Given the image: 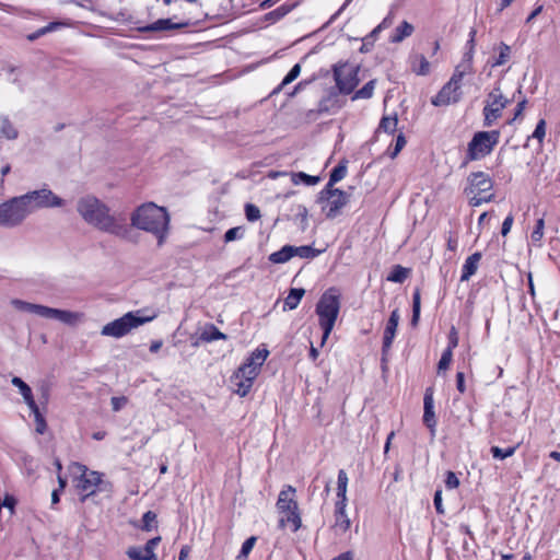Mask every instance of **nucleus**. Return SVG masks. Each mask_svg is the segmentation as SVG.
<instances>
[{"instance_id":"13d9d810","label":"nucleus","mask_w":560,"mask_h":560,"mask_svg":"<svg viewBox=\"0 0 560 560\" xmlns=\"http://www.w3.org/2000/svg\"><path fill=\"white\" fill-rule=\"evenodd\" d=\"M456 387H457L458 392L462 394H464L466 390L465 375L463 372H457V374H456Z\"/></svg>"},{"instance_id":"dca6fc26","label":"nucleus","mask_w":560,"mask_h":560,"mask_svg":"<svg viewBox=\"0 0 560 560\" xmlns=\"http://www.w3.org/2000/svg\"><path fill=\"white\" fill-rule=\"evenodd\" d=\"M161 541V537L149 539L142 547L132 546L126 551V555L131 560H158L155 549Z\"/></svg>"},{"instance_id":"09e8293b","label":"nucleus","mask_w":560,"mask_h":560,"mask_svg":"<svg viewBox=\"0 0 560 560\" xmlns=\"http://www.w3.org/2000/svg\"><path fill=\"white\" fill-rule=\"evenodd\" d=\"M546 136V121L540 119L532 135L533 138L537 139L539 142H542Z\"/></svg>"},{"instance_id":"a19ab883","label":"nucleus","mask_w":560,"mask_h":560,"mask_svg":"<svg viewBox=\"0 0 560 560\" xmlns=\"http://www.w3.org/2000/svg\"><path fill=\"white\" fill-rule=\"evenodd\" d=\"M142 529L148 532L151 530L152 528L155 527L156 514L152 511L145 512L142 516Z\"/></svg>"},{"instance_id":"ddd939ff","label":"nucleus","mask_w":560,"mask_h":560,"mask_svg":"<svg viewBox=\"0 0 560 560\" xmlns=\"http://www.w3.org/2000/svg\"><path fill=\"white\" fill-rule=\"evenodd\" d=\"M360 67L354 63L343 62L334 67V75L339 91L343 94L351 93L359 84L358 73Z\"/></svg>"},{"instance_id":"49530a36","label":"nucleus","mask_w":560,"mask_h":560,"mask_svg":"<svg viewBox=\"0 0 560 560\" xmlns=\"http://www.w3.org/2000/svg\"><path fill=\"white\" fill-rule=\"evenodd\" d=\"M338 108L337 95L331 94L327 100L320 104V112H330Z\"/></svg>"},{"instance_id":"c03bdc74","label":"nucleus","mask_w":560,"mask_h":560,"mask_svg":"<svg viewBox=\"0 0 560 560\" xmlns=\"http://www.w3.org/2000/svg\"><path fill=\"white\" fill-rule=\"evenodd\" d=\"M300 72H301L300 63L294 65L293 68L289 71V73L282 80L279 89L293 82L299 77Z\"/></svg>"},{"instance_id":"7ed1b4c3","label":"nucleus","mask_w":560,"mask_h":560,"mask_svg":"<svg viewBox=\"0 0 560 560\" xmlns=\"http://www.w3.org/2000/svg\"><path fill=\"white\" fill-rule=\"evenodd\" d=\"M269 355L265 347L254 350L246 361L234 372L231 383L234 390L241 397L246 396L253 387L254 381L260 373V369Z\"/></svg>"},{"instance_id":"79ce46f5","label":"nucleus","mask_w":560,"mask_h":560,"mask_svg":"<svg viewBox=\"0 0 560 560\" xmlns=\"http://www.w3.org/2000/svg\"><path fill=\"white\" fill-rule=\"evenodd\" d=\"M11 383L12 385L20 389V393L23 396V398L33 395L31 387L22 378L15 376L12 378Z\"/></svg>"},{"instance_id":"5fc2aeb1","label":"nucleus","mask_w":560,"mask_h":560,"mask_svg":"<svg viewBox=\"0 0 560 560\" xmlns=\"http://www.w3.org/2000/svg\"><path fill=\"white\" fill-rule=\"evenodd\" d=\"M434 506L436 509V512L439 514H444V508H443V504H442V491L441 490H436L435 491V494H434Z\"/></svg>"},{"instance_id":"a211bd4d","label":"nucleus","mask_w":560,"mask_h":560,"mask_svg":"<svg viewBox=\"0 0 560 560\" xmlns=\"http://www.w3.org/2000/svg\"><path fill=\"white\" fill-rule=\"evenodd\" d=\"M400 319V315L398 310H394L387 320L386 327L384 329V337H383V352H387L392 343L394 341V338L396 336V330L398 327V323Z\"/></svg>"},{"instance_id":"f03ea898","label":"nucleus","mask_w":560,"mask_h":560,"mask_svg":"<svg viewBox=\"0 0 560 560\" xmlns=\"http://www.w3.org/2000/svg\"><path fill=\"white\" fill-rule=\"evenodd\" d=\"M130 222L135 229L154 235L159 245H162L168 235L170 214L164 207L154 202L137 207L130 215Z\"/></svg>"},{"instance_id":"0eeeda50","label":"nucleus","mask_w":560,"mask_h":560,"mask_svg":"<svg viewBox=\"0 0 560 560\" xmlns=\"http://www.w3.org/2000/svg\"><path fill=\"white\" fill-rule=\"evenodd\" d=\"M295 490L288 486L279 493L277 508L283 516L280 518L282 527H289L291 530L296 532L301 526V520L296 512L298 505L294 500Z\"/></svg>"},{"instance_id":"603ef678","label":"nucleus","mask_w":560,"mask_h":560,"mask_svg":"<svg viewBox=\"0 0 560 560\" xmlns=\"http://www.w3.org/2000/svg\"><path fill=\"white\" fill-rule=\"evenodd\" d=\"M296 178H301L303 182H305L307 185H314L315 184V176L307 175L305 173H298L294 174L292 177V180L298 184L299 182Z\"/></svg>"},{"instance_id":"e433bc0d","label":"nucleus","mask_w":560,"mask_h":560,"mask_svg":"<svg viewBox=\"0 0 560 560\" xmlns=\"http://www.w3.org/2000/svg\"><path fill=\"white\" fill-rule=\"evenodd\" d=\"M346 174H347L346 165L339 164L338 166H336L330 174L328 188H331L335 183L341 180L346 176Z\"/></svg>"},{"instance_id":"f8f14e48","label":"nucleus","mask_w":560,"mask_h":560,"mask_svg":"<svg viewBox=\"0 0 560 560\" xmlns=\"http://www.w3.org/2000/svg\"><path fill=\"white\" fill-rule=\"evenodd\" d=\"M69 470L78 480L77 488L84 493L82 501L96 492L102 481V475L98 471L89 470L80 463H72Z\"/></svg>"},{"instance_id":"69168bd1","label":"nucleus","mask_w":560,"mask_h":560,"mask_svg":"<svg viewBox=\"0 0 560 560\" xmlns=\"http://www.w3.org/2000/svg\"><path fill=\"white\" fill-rule=\"evenodd\" d=\"M189 553H190V547L187 545L183 546L179 551L178 560H187L189 557Z\"/></svg>"},{"instance_id":"bf43d9fd","label":"nucleus","mask_w":560,"mask_h":560,"mask_svg":"<svg viewBox=\"0 0 560 560\" xmlns=\"http://www.w3.org/2000/svg\"><path fill=\"white\" fill-rule=\"evenodd\" d=\"M24 401L26 402V405L28 406V408L31 409V411L33 412L34 417L36 415H40L39 412V409H38V406L36 405L34 398H33V395L28 396V397H25L24 398Z\"/></svg>"},{"instance_id":"20e7f679","label":"nucleus","mask_w":560,"mask_h":560,"mask_svg":"<svg viewBox=\"0 0 560 560\" xmlns=\"http://www.w3.org/2000/svg\"><path fill=\"white\" fill-rule=\"evenodd\" d=\"M11 305L18 311L34 314L46 319H54L70 326L77 325L83 319V314L79 312L54 308L42 304L30 303L20 299L11 300Z\"/></svg>"},{"instance_id":"cd10ccee","label":"nucleus","mask_w":560,"mask_h":560,"mask_svg":"<svg viewBox=\"0 0 560 560\" xmlns=\"http://www.w3.org/2000/svg\"><path fill=\"white\" fill-rule=\"evenodd\" d=\"M397 125H398V118H397L396 114L390 115V116H384L380 122L377 132L393 135L397 129Z\"/></svg>"},{"instance_id":"6e6d98bb","label":"nucleus","mask_w":560,"mask_h":560,"mask_svg":"<svg viewBox=\"0 0 560 560\" xmlns=\"http://www.w3.org/2000/svg\"><path fill=\"white\" fill-rule=\"evenodd\" d=\"M110 404H112L113 410L118 411L127 404V399L125 397H113L110 399Z\"/></svg>"},{"instance_id":"5701e85b","label":"nucleus","mask_w":560,"mask_h":560,"mask_svg":"<svg viewBox=\"0 0 560 560\" xmlns=\"http://www.w3.org/2000/svg\"><path fill=\"white\" fill-rule=\"evenodd\" d=\"M480 259L481 254L475 253L465 260L463 265L460 281H468L470 277L476 273Z\"/></svg>"},{"instance_id":"0e129e2a","label":"nucleus","mask_w":560,"mask_h":560,"mask_svg":"<svg viewBox=\"0 0 560 560\" xmlns=\"http://www.w3.org/2000/svg\"><path fill=\"white\" fill-rule=\"evenodd\" d=\"M331 560H354V552L346 551V552H342L339 556L332 558Z\"/></svg>"},{"instance_id":"423d86ee","label":"nucleus","mask_w":560,"mask_h":560,"mask_svg":"<svg viewBox=\"0 0 560 560\" xmlns=\"http://www.w3.org/2000/svg\"><path fill=\"white\" fill-rule=\"evenodd\" d=\"M155 314L144 315L143 311L128 312L103 326L101 334L106 337L121 338L155 318Z\"/></svg>"},{"instance_id":"3c124183","label":"nucleus","mask_w":560,"mask_h":560,"mask_svg":"<svg viewBox=\"0 0 560 560\" xmlns=\"http://www.w3.org/2000/svg\"><path fill=\"white\" fill-rule=\"evenodd\" d=\"M458 346V334L455 327L451 328L450 335H448V347L446 349H450L451 352H453V349H455Z\"/></svg>"},{"instance_id":"4be33fe9","label":"nucleus","mask_w":560,"mask_h":560,"mask_svg":"<svg viewBox=\"0 0 560 560\" xmlns=\"http://www.w3.org/2000/svg\"><path fill=\"white\" fill-rule=\"evenodd\" d=\"M18 137L19 130L12 120L5 115H0V139L15 140Z\"/></svg>"},{"instance_id":"72a5a7b5","label":"nucleus","mask_w":560,"mask_h":560,"mask_svg":"<svg viewBox=\"0 0 560 560\" xmlns=\"http://www.w3.org/2000/svg\"><path fill=\"white\" fill-rule=\"evenodd\" d=\"M257 541V538L255 536H252L247 538L241 548L240 553L236 556V560H247L248 555L253 550L255 544Z\"/></svg>"},{"instance_id":"c9c22d12","label":"nucleus","mask_w":560,"mask_h":560,"mask_svg":"<svg viewBox=\"0 0 560 560\" xmlns=\"http://www.w3.org/2000/svg\"><path fill=\"white\" fill-rule=\"evenodd\" d=\"M499 50H500L499 57L492 63V67L502 66V65H504L510 59V55H511L510 46H508L506 44L502 43L499 46Z\"/></svg>"},{"instance_id":"4468645a","label":"nucleus","mask_w":560,"mask_h":560,"mask_svg":"<svg viewBox=\"0 0 560 560\" xmlns=\"http://www.w3.org/2000/svg\"><path fill=\"white\" fill-rule=\"evenodd\" d=\"M508 103L509 101L503 96L500 89H494L488 95L487 104L483 108L485 125L491 126L501 116Z\"/></svg>"},{"instance_id":"6e6552de","label":"nucleus","mask_w":560,"mask_h":560,"mask_svg":"<svg viewBox=\"0 0 560 560\" xmlns=\"http://www.w3.org/2000/svg\"><path fill=\"white\" fill-rule=\"evenodd\" d=\"M500 132L479 131L474 135L467 148V161H477L489 155L499 142Z\"/></svg>"},{"instance_id":"4d7b16f0","label":"nucleus","mask_w":560,"mask_h":560,"mask_svg":"<svg viewBox=\"0 0 560 560\" xmlns=\"http://www.w3.org/2000/svg\"><path fill=\"white\" fill-rule=\"evenodd\" d=\"M512 225H513V217L510 214L508 215L503 223H502V230H501V233L503 236H506L509 234V232L511 231L512 229Z\"/></svg>"},{"instance_id":"9d476101","label":"nucleus","mask_w":560,"mask_h":560,"mask_svg":"<svg viewBox=\"0 0 560 560\" xmlns=\"http://www.w3.org/2000/svg\"><path fill=\"white\" fill-rule=\"evenodd\" d=\"M28 217L23 200L19 197H13L0 203V226L5 229H13L21 225Z\"/></svg>"},{"instance_id":"7c9ffc66","label":"nucleus","mask_w":560,"mask_h":560,"mask_svg":"<svg viewBox=\"0 0 560 560\" xmlns=\"http://www.w3.org/2000/svg\"><path fill=\"white\" fill-rule=\"evenodd\" d=\"M409 275V270L401 266H395L392 272L387 276V280L395 283L404 282Z\"/></svg>"},{"instance_id":"de8ad7c7","label":"nucleus","mask_w":560,"mask_h":560,"mask_svg":"<svg viewBox=\"0 0 560 560\" xmlns=\"http://www.w3.org/2000/svg\"><path fill=\"white\" fill-rule=\"evenodd\" d=\"M243 236V229L241 226L229 229L224 234V241L226 243L240 240Z\"/></svg>"},{"instance_id":"f257e3e1","label":"nucleus","mask_w":560,"mask_h":560,"mask_svg":"<svg viewBox=\"0 0 560 560\" xmlns=\"http://www.w3.org/2000/svg\"><path fill=\"white\" fill-rule=\"evenodd\" d=\"M77 211L82 220L105 233L126 237L129 229L122 214H114L109 207L93 195H85L77 202Z\"/></svg>"},{"instance_id":"a18cd8bd","label":"nucleus","mask_w":560,"mask_h":560,"mask_svg":"<svg viewBox=\"0 0 560 560\" xmlns=\"http://www.w3.org/2000/svg\"><path fill=\"white\" fill-rule=\"evenodd\" d=\"M246 219L249 222H255L260 218V210L258 207L252 203H247L245 207Z\"/></svg>"},{"instance_id":"39448f33","label":"nucleus","mask_w":560,"mask_h":560,"mask_svg":"<svg viewBox=\"0 0 560 560\" xmlns=\"http://www.w3.org/2000/svg\"><path fill=\"white\" fill-rule=\"evenodd\" d=\"M339 299V292L336 289H329L322 295L317 304V315L319 316V325L323 329L322 346L325 345L335 326L340 308Z\"/></svg>"},{"instance_id":"2eb2a0df","label":"nucleus","mask_w":560,"mask_h":560,"mask_svg":"<svg viewBox=\"0 0 560 560\" xmlns=\"http://www.w3.org/2000/svg\"><path fill=\"white\" fill-rule=\"evenodd\" d=\"M322 211L328 217L334 218L346 205V195L339 189L328 188L320 198Z\"/></svg>"},{"instance_id":"a878e982","label":"nucleus","mask_w":560,"mask_h":560,"mask_svg":"<svg viewBox=\"0 0 560 560\" xmlns=\"http://www.w3.org/2000/svg\"><path fill=\"white\" fill-rule=\"evenodd\" d=\"M199 339L203 342H212L220 339H226V336L221 332L213 324H207L199 336Z\"/></svg>"},{"instance_id":"473e14b6","label":"nucleus","mask_w":560,"mask_h":560,"mask_svg":"<svg viewBox=\"0 0 560 560\" xmlns=\"http://www.w3.org/2000/svg\"><path fill=\"white\" fill-rule=\"evenodd\" d=\"M315 256V248L313 246H292V258H313Z\"/></svg>"},{"instance_id":"412c9836","label":"nucleus","mask_w":560,"mask_h":560,"mask_svg":"<svg viewBox=\"0 0 560 560\" xmlns=\"http://www.w3.org/2000/svg\"><path fill=\"white\" fill-rule=\"evenodd\" d=\"M351 521L346 513V506H336L334 529L337 534H345L350 529Z\"/></svg>"},{"instance_id":"052dcab7","label":"nucleus","mask_w":560,"mask_h":560,"mask_svg":"<svg viewBox=\"0 0 560 560\" xmlns=\"http://www.w3.org/2000/svg\"><path fill=\"white\" fill-rule=\"evenodd\" d=\"M24 401L26 402V405L28 406V408L31 409V411L33 412L34 417L36 415H40L39 412V409H38V406L36 405L34 398H33V395L28 396V397H25L24 398Z\"/></svg>"},{"instance_id":"338daca9","label":"nucleus","mask_w":560,"mask_h":560,"mask_svg":"<svg viewBox=\"0 0 560 560\" xmlns=\"http://www.w3.org/2000/svg\"><path fill=\"white\" fill-rule=\"evenodd\" d=\"M14 503H15V501H14L13 497L5 495V498H4L3 502H2V505L8 508V509H10V511L12 512L13 508H14Z\"/></svg>"},{"instance_id":"f704fd0d","label":"nucleus","mask_w":560,"mask_h":560,"mask_svg":"<svg viewBox=\"0 0 560 560\" xmlns=\"http://www.w3.org/2000/svg\"><path fill=\"white\" fill-rule=\"evenodd\" d=\"M375 80L369 81L362 89L355 92L352 100H359V98H370L373 95L374 89H375Z\"/></svg>"},{"instance_id":"9b49d317","label":"nucleus","mask_w":560,"mask_h":560,"mask_svg":"<svg viewBox=\"0 0 560 560\" xmlns=\"http://www.w3.org/2000/svg\"><path fill=\"white\" fill-rule=\"evenodd\" d=\"M464 74V70L456 68L450 81L432 97L431 103L434 106H447L459 102L462 98V81Z\"/></svg>"},{"instance_id":"e2e57ef3","label":"nucleus","mask_w":560,"mask_h":560,"mask_svg":"<svg viewBox=\"0 0 560 560\" xmlns=\"http://www.w3.org/2000/svg\"><path fill=\"white\" fill-rule=\"evenodd\" d=\"M406 138L402 133H399L397 137H396V141H395V144L394 147H396V150H402V148L406 145Z\"/></svg>"},{"instance_id":"b1692460","label":"nucleus","mask_w":560,"mask_h":560,"mask_svg":"<svg viewBox=\"0 0 560 560\" xmlns=\"http://www.w3.org/2000/svg\"><path fill=\"white\" fill-rule=\"evenodd\" d=\"M410 67L417 75H428L431 71V63L423 55H415L411 57Z\"/></svg>"},{"instance_id":"f3484780","label":"nucleus","mask_w":560,"mask_h":560,"mask_svg":"<svg viewBox=\"0 0 560 560\" xmlns=\"http://www.w3.org/2000/svg\"><path fill=\"white\" fill-rule=\"evenodd\" d=\"M468 184L467 190H469V192L483 194L492 188V182L489 175L483 172L472 173L468 178Z\"/></svg>"},{"instance_id":"c756f323","label":"nucleus","mask_w":560,"mask_h":560,"mask_svg":"<svg viewBox=\"0 0 560 560\" xmlns=\"http://www.w3.org/2000/svg\"><path fill=\"white\" fill-rule=\"evenodd\" d=\"M292 258V245H284L281 249L269 255L272 264H284Z\"/></svg>"},{"instance_id":"8fccbe9b","label":"nucleus","mask_w":560,"mask_h":560,"mask_svg":"<svg viewBox=\"0 0 560 560\" xmlns=\"http://www.w3.org/2000/svg\"><path fill=\"white\" fill-rule=\"evenodd\" d=\"M445 486L447 489H456L459 486V479L453 471H447L446 479H445Z\"/></svg>"},{"instance_id":"4c0bfd02","label":"nucleus","mask_w":560,"mask_h":560,"mask_svg":"<svg viewBox=\"0 0 560 560\" xmlns=\"http://www.w3.org/2000/svg\"><path fill=\"white\" fill-rule=\"evenodd\" d=\"M453 360V352L450 349H445L438 364V372H444L450 369Z\"/></svg>"},{"instance_id":"ea45409f","label":"nucleus","mask_w":560,"mask_h":560,"mask_svg":"<svg viewBox=\"0 0 560 560\" xmlns=\"http://www.w3.org/2000/svg\"><path fill=\"white\" fill-rule=\"evenodd\" d=\"M466 192L468 196H470L469 203L472 207H479L485 202H489L492 199V195L482 196V194L479 192H469V190L466 189Z\"/></svg>"},{"instance_id":"774afa93","label":"nucleus","mask_w":560,"mask_h":560,"mask_svg":"<svg viewBox=\"0 0 560 560\" xmlns=\"http://www.w3.org/2000/svg\"><path fill=\"white\" fill-rule=\"evenodd\" d=\"M162 345H163V342L161 340L153 341L150 346V351L158 352L161 349Z\"/></svg>"},{"instance_id":"aec40b11","label":"nucleus","mask_w":560,"mask_h":560,"mask_svg":"<svg viewBox=\"0 0 560 560\" xmlns=\"http://www.w3.org/2000/svg\"><path fill=\"white\" fill-rule=\"evenodd\" d=\"M187 22H173L172 19H160L142 28V32H165L186 27Z\"/></svg>"},{"instance_id":"58836bf2","label":"nucleus","mask_w":560,"mask_h":560,"mask_svg":"<svg viewBox=\"0 0 560 560\" xmlns=\"http://www.w3.org/2000/svg\"><path fill=\"white\" fill-rule=\"evenodd\" d=\"M544 229H545V221L544 219H539L536 222V226L534 231L530 234V240L534 244H540L542 237H544Z\"/></svg>"},{"instance_id":"bb28decb","label":"nucleus","mask_w":560,"mask_h":560,"mask_svg":"<svg viewBox=\"0 0 560 560\" xmlns=\"http://www.w3.org/2000/svg\"><path fill=\"white\" fill-rule=\"evenodd\" d=\"M413 26L407 22V21H404L400 25H398L393 35L390 36V42L392 43H400L402 42L405 38L411 36V34L413 33Z\"/></svg>"},{"instance_id":"6ab92c4d","label":"nucleus","mask_w":560,"mask_h":560,"mask_svg":"<svg viewBox=\"0 0 560 560\" xmlns=\"http://www.w3.org/2000/svg\"><path fill=\"white\" fill-rule=\"evenodd\" d=\"M424 413L423 422L430 429L431 434H435L436 420L434 413V400L431 389H428L424 395Z\"/></svg>"},{"instance_id":"c85d7f7f","label":"nucleus","mask_w":560,"mask_h":560,"mask_svg":"<svg viewBox=\"0 0 560 560\" xmlns=\"http://www.w3.org/2000/svg\"><path fill=\"white\" fill-rule=\"evenodd\" d=\"M304 293L305 291L303 289H291L288 296L284 300L283 310L291 311L296 308Z\"/></svg>"},{"instance_id":"2f4dec72","label":"nucleus","mask_w":560,"mask_h":560,"mask_svg":"<svg viewBox=\"0 0 560 560\" xmlns=\"http://www.w3.org/2000/svg\"><path fill=\"white\" fill-rule=\"evenodd\" d=\"M517 447H518V444L515 446L504 448V450L499 446H492L490 451H491L493 458L502 460V459L513 456L515 454Z\"/></svg>"},{"instance_id":"680f3d73","label":"nucleus","mask_w":560,"mask_h":560,"mask_svg":"<svg viewBox=\"0 0 560 560\" xmlns=\"http://www.w3.org/2000/svg\"><path fill=\"white\" fill-rule=\"evenodd\" d=\"M61 24L60 23H57V22H52V23H49L48 25H46L45 27L43 28H39L38 30V34H47L54 30H56L58 26H60Z\"/></svg>"},{"instance_id":"37998d69","label":"nucleus","mask_w":560,"mask_h":560,"mask_svg":"<svg viewBox=\"0 0 560 560\" xmlns=\"http://www.w3.org/2000/svg\"><path fill=\"white\" fill-rule=\"evenodd\" d=\"M420 292L417 290L413 293V303H412V319L411 324L417 325L420 317Z\"/></svg>"},{"instance_id":"864d4df0","label":"nucleus","mask_w":560,"mask_h":560,"mask_svg":"<svg viewBox=\"0 0 560 560\" xmlns=\"http://www.w3.org/2000/svg\"><path fill=\"white\" fill-rule=\"evenodd\" d=\"M35 423H36V432L39 434H43L46 431V421L43 417V415H36L35 417Z\"/></svg>"},{"instance_id":"1a4fd4ad","label":"nucleus","mask_w":560,"mask_h":560,"mask_svg":"<svg viewBox=\"0 0 560 560\" xmlns=\"http://www.w3.org/2000/svg\"><path fill=\"white\" fill-rule=\"evenodd\" d=\"M20 198L23 200L28 215L38 209L57 208L65 205L63 199L59 198L47 188L28 191L27 194L20 196Z\"/></svg>"},{"instance_id":"393cba45","label":"nucleus","mask_w":560,"mask_h":560,"mask_svg":"<svg viewBox=\"0 0 560 560\" xmlns=\"http://www.w3.org/2000/svg\"><path fill=\"white\" fill-rule=\"evenodd\" d=\"M347 487H348V476L343 470H340L338 472V480H337L336 506H347Z\"/></svg>"}]
</instances>
